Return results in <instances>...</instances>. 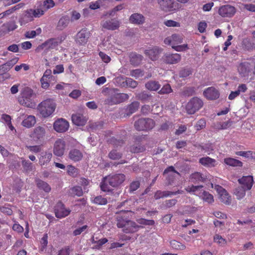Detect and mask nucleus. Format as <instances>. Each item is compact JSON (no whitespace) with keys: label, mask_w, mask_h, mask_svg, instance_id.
<instances>
[{"label":"nucleus","mask_w":255,"mask_h":255,"mask_svg":"<svg viewBox=\"0 0 255 255\" xmlns=\"http://www.w3.org/2000/svg\"><path fill=\"white\" fill-rule=\"evenodd\" d=\"M126 179L125 174L122 173L109 175L102 179L100 184L101 189L106 192H112V187H117Z\"/></svg>","instance_id":"nucleus-1"},{"label":"nucleus","mask_w":255,"mask_h":255,"mask_svg":"<svg viewBox=\"0 0 255 255\" xmlns=\"http://www.w3.org/2000/svg\"><path fill=\"white\" fill-rule=\"evenodd\" d=\"M36 94L33 90L29 87H26L21 92L18 98V101L21 105L27 108H34L36 106V103L34 100Z\"/></svg>","instance_id":"nucleus-2"},{"label":"nucleus","mask_w":255,"mask_h":255,"mask_svg":"<svg viewBox=\"0 0 255 255\" xmlns=\"http://www.w3.org/2000/svg\"><path fill=\"white\" fill-rule=\"evenodd\" d=\"M108 90L109 97L105 100V104L114 105L124 102L128 100L129 96L127 94L119 92V90L117 88H112Z\"/></svg>","instance_id":"nucleus-3"},{"label":"nucleus","mask_w":255,"mask_h":255,"mask_svg":"<svg viewBox=\"0 0 255 255\" xmlns=\"http://www.w3.org/2000/svg\"><path fill=\"white\" fill-rule=\"evenodd\" d=\"M117 225L119 228H122V231L126 233H134L137 232L142 226L136 224L135 222L130 220H127L122 218H117Z\"/></svg>","instance_id":"nucleus-4"},{"label":"nucleus","mask_w":255,"mask_h":255,"mask_svg":"<svg viewBox=\"0 0 255 255\" xmlns=\"http://www.w3.org/2000/svg\"><path fill=\"white\" fill-rule=\"evenodd\" d=\"M183 42V37L181 35L173 34L165 38L164 42L166 44L170 45L172 48L176 51H184L188 49V44H184L179 45Z\"/></svg>","instance_id":"nucleus-5"},{"label":"nucleus","mask_w":255,"mask_h":255,"mask_svg":"<svg viewBox=\"0 0 255 255\" xmlns=\"http://www.w3.org/2000/svg\"><path fill=\"white\" fill-rule=\"evenodd\" d=\"M56 104L54 100L47 99L41 102L37 107V110L40 115L44 118H47L55 111Z\"/></svg>","instance_id":"nucleus-6"},{"label":"nucleus","mask_w":255,"mask_h":255,"mask_svg":"<svg viewBox=\"0 0 255 255\" xmlns=\"http://www.w3.org/2000/svg\"><path fill=\"white\" fill-rule=\"evenodd\" d=\"M155 123L150 118H140L134 122V126L138 131H147L152 129Z\"/></svg>","instance_id":"nucleus-7"},{"label":"nucleus","mask_w":255,"mask_h":255,"mask_svg":"<svg viewBox=\"0 0 255 255\" xmlns=\"http://www.w3.org/2000/svg\"><path fill=\"white\" fill-rule=\"evenodd\" d=\"M203 106V102L197 97L192 98L187 103L186 110L188 114L192 115L199 111Z\"/></svg>","instance_id":"nucleus-8"},{"label":"nucleus","mask_w":255,"mask_h":255,"mask_svg":"<svg viewBox=\"0 0 255 255\" xmlns=\"http://www.w3.org/2000/svg\"><path fill=\"white\" fill-rule=\"evenodd\" d=\"M91 33L87 28H83L75 36V43L80 46H84L88 42Z\"/></svg>","instance_id":"nucleus-9"},{"label":"nucleus","mask_w":255,"mask_h":255,"mask_svg":"<svg viewBox=\"0 0 255 255\" xmlns=\"http://www.w3.org/2000/svg\"><path fill=\"white\" fill-rule=\"evenodd\" d=\"M181 60V55L178 53L167 52L161 58L162 62L167 64H176Z\"/></svg>","instance_id":"nucleus-10"},{"label":"nucleus","mask_w":255,"mask_h":255,"mask_svg":"<svg viewBox=\"0 0 255 255\" xmlns=\"http://www.w3.org/2000/svg\"><path fill=\"white\" fill-rule=\"evenodd\" d=\"M236 12V8L228 4L221 6L218 10L219 14L223 17H232Z\"/></svg>","instance_id":"nucleus-11"},{"label":"nucleus","mask_w":255,"mask_h":255,"mask_svg":"<svg viewBox=\"0 0 255 255\" xmlns=\"http://www.w3.org/2000/svg\"><path fill=\"white\" fill-rule=\"evenodd\" d=\"M162 51V49L157 46L148 47L144 50V53L146 56L148 57L152 61L157 60L160 54Z\"/></svg>","instance_id":"nucleus-12"},{"label":"nucleus","mask_w":255,"mask_h":255,"mask_svg":"<svg viewBox=\"0 0 255 255\" xmlns=\"http://www.w3.org/2000/svg\"><path fill=\"white\" fill-rule=\"evenodd\" d=\"M66 142L64 139H57L54 144L53 153L57 156H62L65 152Z\"/></svg>","instance_id":"nucleus-13"},{"label":"nucleus","mask_w":255,"mask_h":255,"mask_svg":"<svg viewBox=\"0 0 255 255\" xmlns=\"http://www.w3.org/2000/svg\"><path fill=\"white\" fill-rule=\"evenodd\" d=\"M62 40L59 38H50L44 43L41 44L38 48L43 49L46 48L47 49H53L56 48L61 43Z\"/></svg>","instance_id":"nucleus-14"},{"label":"nucleus","mask_w":255,"mask_h":255,"mask_svg":"<svg viewBox=\"0 0 255 255\" xmlns=\"http://www.w3.org/2000/svg\"><path fill=\"white\" fill-rule=\"evenodd\" d=\"M219 91L214 87L206 88L203 91L204 96L209 100H215L220 97Z\"/></svg>","instance_id":"nucleus-15"},{"label":"nucleus","mask_w":255,"mask_h":255,"mask_svg":"<svg viewBox=\"0 0 255 255\" xmlns=\"http://www.w3.org/2000/svg\"><path fill=\"white\" fill-rule=\"evenodd\" d=\"M69 127V123L63 119H58L53 125L54 129L58 132H65L68 130Z\"/></svg>","instance_id":"nucleus-16"},{"label":"nucleus","mask_w":255,"mask_h":255,"mask_svg":"<svg viewBox=\"0 0 255 255\" xmlns=\"http://www.w3.org/2000/svg\"><path fill=\"white\" fill-rule=\"evenodd\" d=\"M144 138L143 136H137L134 138L135 143L130 146L129 147V150L132 153H139L144 151L145 149L144 146L142 145L140 142L141 141L142 139Z\"/></svg>","instance_id":"nucleus-17"},{"label":"nucleus","mask_w":255,"mask_h":255,"mask_svg":"<svg viewBox=\"0 0 255 255\" xmlns=\"http://www.w3.org/2000/svg\"><path fill=\"white\" fill-rule=\"evenodd\" d=\"M190 179L191 181L194 183H199L207 181L209 179V176L199 172H195L190 175Z\"/></svg>","instance_id":"nucleus-18"},{"label":"nucleus","mask_w":255,"mask_h":255,"mask_svg":"<svg viewBox=\"0 0 255 255\" xmlns=\"http://www.w3.org/2000/svg\"><path fill=\"white\" fill-rule=\"evenodd\" d=\"M160 8L165 11H171L175 9L174 8V0H157Z\"/></svg>","instance_id":"nucleus-19"},{"label":"nucleus","mask_w":255,"mask_h":255,"mask_svg":"<svg viewBox=\"0 0 255 255\" xmlns=\"http://www.w3.org/2000/svg\"><path fill=\"white\" fill-rule=\"evenodd\" d=\"M103 28L111 30H114L119 28L120 26V22L115 19H111L105 21L102 23Z\"/></svg>","instance_id":"nucleus-20"},{"label":"nucleus","mask_w":255,"mask_h":255,"mask_svg":"<svg viewBox=\"0 0 255 255\" xmlns=\"http://www.w3.org/2000/svg\"><path fill=\"white\" fill-rule=\"evenodd\" d=\"M240 184L243 185L242 187L246 188V190H250L254 183L253 177L252 176H245L238 179Z\"/></svg>","instance_id":"nucleus-21"},{"label":"nucleus","mask_w":255,"mask_h":255,"mask_svg":"<svg viewBox=\"0 0 255 255\" xmlns=\"http://www.w3.org/2000/svg\"><path fill=\"white\" fill-rule=\"evenodd\" d=\"M112 134V132L110 130L105 131V137L107 138V142L113 145L116 147L121 146L124 143V141L123 139H117L114 137H112L108 138V137H111Z\"/></svg>","instance_id":"nucleus-22"},{"label":"nucleus","mask_w":255,"mask_h":255,"mask_svg":"<svg viewBox=\"0 0 255 255\" xmlns=\"http://www.w3.org/2000/svg\"><path fill=\"white\" fill-rule=\"evenodd\" d=\"M45 135V128L39 126L34 128L31 137L35 140H41Z\"/></svg>","instance_id":"nucleus-23"},{"label":"nucleus","mask_w":255,"mask_h":255,"mask_svg":"<svg viewBox=\"0 0 255 255\" xmlns=\"http://www.w3.org/2000/svg\"><path fill=\"white\" fill-rule=\"evenodd\" d=\"M251 70L250 63L248 62L240 63L238 66V71L239 74L243 77L248 75Z\"/></svg>","instance_id":"nucleus-24"},{"label":"nucleus","mask_w":255,"mask_h":255,"mask_svg":"<svg viewBox=\"0 0 255 255\" xmlns=\"http://www.w3.org/2000/svg\"><path fill=\"white\" fill-rule=\"evenodd\" d=\"M71 118L73 123L78 126H84L87 122L86 117L81 114H73Z\"/></svg>","instance_id":"nucleus-25"},{"label":"nucleus","mask_w":255,"mask_h":255,"mask_svg":"<svg viewBox=\"0 0 255 255\" xmlns=\"http://www.w3.org/2000/svg\"><path fill=\"white\" fill-rule=\"evenodd\" d=\"M199 162L201 165L207 167H214L216 165V160L209 156L200 158Z\"/></svg>","instance_id":"nucleus-26"},{"label":"nucleus","mask_w":255,"mask_h":255,"mask_svg":"<svg viewBox=\"0 0 255 255\" xmlns=\"http://www.w3.org/2000/svg\"><path fill=\"white\" fill-rule=\"evenodd\" d=\"M69 158L74 162L81 160L83 158L81 151L77 149H72L69 152Z\"/></svg>","instance_id":"nucleus-27"},{"label":"nucleus","mask_w":255,"mask_h":255,"mask_svg":"<svg viewBox=\"0 0 255 255\" xmlns=\"http://www.w3.org/2000/svg\"><path fill=\"white\" fill-rule=\"evenodd\" d=\"M129 20L132 23L140 25L144 23L145 18L141 14L135 13L130 15Z\"/></svg>","instance_id":"nucleus-28"},{"label":"nucleus","mask_w":255,"mask_h":255,"mask_svg":"<svg viewBox=\"0 0 255 255\" xmlns=\"http://www.w3.org/2000/svg\"><path fill=\"white\" fill-rule=\"evenodd\" d=\"M143 56L135 52H132L129 55V61L131 65L138 66L139 65L143 59Z\"/></svg>","instance_id":"nucleus-29"},{"label":"nucleus","mask_w":255,"mask_h":255,"mask_svg":"<svg viewBox=\"0 0 255 255\" xmlns=\"http://www.w3.org/2000/svg\"><path fill=\"white\" fill-rule=\"evenodd\" d=\"M178 193H179V191L176 192H171L168 191H162L160 190H158L155 193L154 195V198L157 200L160 198L167 197L169 196L175 195Z\"/></svg>","instance_id":"nucleus-30"},{"label":"nucleus","mask_w":255,"mask_h":255,"mask_svg":"<svg viewBox=\"0 0 255 255\" xmlns=\"http://www.w3.org/2000/svg\"><path fill=\"white\" fill-rule=\"evenodd\" d=\"M224 162L227 165L232 167H242L243 165L242 161L232 157L224 158Z\"/></svg>","instance_id":"nucleus-31"},{"label":"nucleus","mask_w":255,"mask_h":255,"mask_svg":"<svg viewBox=\"0 0 255 255\" xmlns=\"http://www.w3.org/2000/svg\"><path fill=\"white\" fill-rule=\"evenodd\" d=\"M36 184L38 189L44 191L46 193L50 192L51 190L50 186L47 182L41 179H36Z\"/></svg>","instance_id":"nucleus-32"},{"label":"nucleus","mask_w":255,"mask_h":255,"mask_svg":"<svg viewBox=\"0 0 255 255\" xmlns=\"http://www.w3.org/2000/svg\"><path fill=\"white\" fill-rule=\"evenodd\" d=\"M35 123V117L34 116L29 115L24 119L22 122V125L23 127L29 128L33 127Z\"/></svg>","instance_id":"nucleus-33"},{"label":"nucleus","mask_w":255,"mask_h":255,"mask_svg":"<svg viewBox=\"0 0 255 255\" xmlns=\"http://www.w3.org/2000/svg\"><path fill=\"white\" fill-rule=\"evenodd\" d=\"M45 10L41 6V8H38L35 9H30L26 11V15H31L35 17H39L41 15H43Z\"/></svg>","instance_id":"nucleus-34"},{"label":"nucleus","mask_w":255,"mask_h":255,"mask_svg":"<svg viewBox=\"0 0 255 255\" xmlns=\"http://www.w3.org/2000/svg\"><path fill=\"white\" fill-rule=\"evenodd\" d=\"M139 106V103L138 102L134 101L132 102L126 108L127 115L129 116L135 113L138 110Z\"/></svg>","instance_id":"nucleus-35"},{"label":"nucleus","mask_w":255,"mask_h":255,"mask_svg":"<svg viewBox=\"0 0 255 255\" xmlns=\"http://www.w3.org/2000/svg\"><path fill=\"white\" fill-rule=\"evenodd\" d=\"M70 212V210L66 208H55L54 210L55 216L58 218H62L68 216Z\"/></svg>","instance_id":"nucleus-36"},{"label":"nucleus","mask_w":255,"mask_h":255,"mask_svg":"<svg viewBox=\"0 0 255 255\" xmlns=\"http://www.w3.org/2000/svg\"><path fill=\"white\" fill-rule=\"evenodd\" d=\"M145 87L147 89L150 91H156L160 88V85L158 82L149 81L145 84Z\"/></svg>","instance_id":"nucleus-37"},{"label":"nucleus","mask_w":255,"mask_h":255,"mask_svg":"<svg viewBox=\"0 0 255 255\" xmlns=\"http://www.w3.org/2000/svg\"><path fill=\"white\" fill-rule=\"evenodd\" d=\"M52 155L50 152H45L43 155H42L39 158V164L42 166L47 164L50 162L52 158Z\"/></svg>","instance_id":"nucleus-38"},{"label":"nucleus","mask_w":255,"mask_h":255,"mask_svg":"<svg viewBox=\"0 0 255 255\" xmlns=\"http://www.w3.org/2000/svg\"><path fill=\"white\" fill-rule=\"evenodd\" d=\"M200 196L204 201L209 204H212L214 202L213 195L207 191H203Z\"/></svg>","instance_id":"nucleus-39"},{"label":"nucleus","mask_w":255,"mask_h":255,"mask_svg":"<svg viewBox=\"0 0 255 255\" xmlns=\"http://www.w3.org/2000/svg\"><path fill=\"white\" fill-rule=\"evenodd\" d=\"M246 189L244 187H238L235 189L234 194L238 199H241L245 196Z\"/></svg>","instance_id":"nucleus-40"},{"label":"nucleus","mask_w":255,"mask_h":255,"mask_svg":"<svg viewBox=\"0 0 255 255\" xmlns=\"http://www.w3.org/2000/svg\"><path fill=\"white\" fill-rule=\"evenodd\" d=\"M69 193L72 196H81L83 192L82 187L79 186H75L70 189Z\"/></svg>","instance_id":"nucleus-41"},{"label":"nucleus","mask_w":255,"mask_h":255,"mask_svg":"<svg viewBox=\"0 0 255 255\" xmlns=\"http://www.w3.org/2000/svg\"><path fill=\"white\" fill-rule=\"evenodd\" d=\"M219 198L220 201L226 205H230L231 204V196L229 195L227 191H226V193H224V194H221L219 196Z\"/></svg>","instance_id":"nucleus-42"},{"label":"nucleus","mask_w":255,"mask_h":255,"mask_svg":"<svg viewBox=\"0 0 255 255\" xmlns=\"http://www.w3.org/2000/svg\"><path fill=\"white\" fill-rule=\"evenodd\" d=\"M41 32V28L39 27L37 28L35 30L26 31L24 34V36L27 38H33L35 37H36V35H40Z\"/></svg>","instance_id":"nucleus-43"},{"label":"nucleus","mask_w":255,"mask_h":255,"mask_svg":"<svg viewBox=\"0 0 255 255\" xmlns=\"http://www.w3.org/2000/svg\"><path fill=\"white\" fill-rule=\"evenodd\" d=\"M122 153L118 152L116 149L112 150L108 154V157L112 160H119L122 158Z\"/></svg>","instance_id":"nucleus-44"},{"label":"nucleus","mask_w":255,"mask_h":255,"mask_svg":"<svg viewBox=\"0 0 255 255\" xmlns=\"http://www.w3.org/2000/svg\"><path fill=\"white\" fill-rule=\"evenodd\" d=\"M170 245L171 247L175 250H183L186 248L184 245L176 240H172L170 241Z\"/></svg>","instance_id":"nucleus-45"},{"label":"nucleus","mask_w":255,"mask_h":255,"mask_svg":"<svg viewBox=\"0 0 255 255\" xmlns=\"http://www.w3.org/2000/svg\"><path fill=\"white\" fill-rule=\"evenodd\" d=\"M133 214V212L130 210H122L119 212L120 215L117 218H122L129 220L128 218L131 217Z\"/></svg>","instance_id":"nucleus-46"},{"label":"nucleus","mask_w":255,"mask_h":255,"mask_svg":"<svg viewBox=\"0 0 255 255\" xmlns=\"http://www.w3.org/2000/svg\"><path fill=\"white\" fill-rule=\"evenodd\" d=\"M137 98L142 102H148L151 100V96L145 92H142L138 94Z\"/></svg>","instance_id":"nucleus-47"},{"label":"nucleus","mask_w":255,"mask_h":255,"mask_svg":"<svg viewBox=\"0 0 255 255\" xmlns=\"http://www.w3.org/2000/svg\"><path fill=\"white\" fill-rule=\"evenodd\" d=\"M172 89L169 84H166L162 87L158 93L159 94H168L172 92Z\"/></svg>","instance_id":"nucleus-48"},{"label":"nucleus","mask_w":255,"mask_h":255,"mask_svg":"<svg viewBox=\"0 0 255 255\" xmlns=\"http://www.w3.org/2000/svg\"><path fill=\"white\" fill-rule=\"evenodd\" d=\"M93 202L97 205H104L107 203V200L101 196H98L94 199Z\"/></svg>","instance_id":"nucleus-49"},{"label":"nucleus","mask_w":255,"mask_h":255,"mask_svg":"<svg viewBox=\"0 0 255 255\" xmlns=\"http://www.w3.org/2000/svg\"><path fill=\"white\" fill-rule=\"evenodd\" d=\"M67 173L70 176L75 177L78 174V169L71 165L67 166Z\"/></svg>","instance_id":"nucleus-50"},{"label":"nucleus","mask_w":255,"mask_h":255,"mask_svg":"<svg viewBox=\"0 0 255 255\" xmlns=\"http://www.w3.org/2000/svg\"><path fill=\"white\" fill-rule=\"evenodd\" d=\"M3 26L6 27L8 32L13 31L18 27L15 22L14 21H10L5 23L3 25Z\"/></svg>","instance_id":"nucleus-51"},{"label":"nucleus","mask_w":255,"mask_h":255,"mask_svg":"<svg viewBox=\"0 0 255 255\" xmlns=\"http://www.w3.org/2000/svg\"><path fill=\"white\" fill-rule=\"evenodd\" d=\"M140 182L139 181H133L129 185V192L130 193L133 192L140 187Z\"/></svg>","instance_id":"nucleus-52"},{"label":"nucleus","mask_w":255,"mask_h":255,"mask_svg":"<svg viewBox=\"0 0 255 255\" xmlns=\"http://www.w3.org/2000/svg\"><path fill=\"white\" fill-rule=\"evenodd\" d=\"M55 3L53 0H46L43 2L42 6L46 11L48 9L53 7Z\"/></svg>","instance_id":"nucleus-53"},{"label":"nucleus","mask_w":255,"mask_h":255,"mask_svg":"<svg viewBox=\"0 0 255 255\" xmlns=\"http://www.w3.org/2000/svg\"><path fill=\"white\" fill-rule=\"evenodd\" d=\"M108 241V240L107 238H103L98 241H95L94 239L93 238L92 243L97 244L95 246V249H99L102 245L107 243Z\"/></svg>","instance_id":"nucleus-54"},{"label":"nucleus","mask_w":255,"mask_h":255,"mask_svg":"<svg viewBox=\"0 0 255 255\" xmlns=\"http://www.w3.org/2000/svg\"><path fill=\"white\" fill-rule=\"evenodd\" d=\"M201 149L208 154H210L211 152L214 150V146L212 143L208 142L202 146Z\"/></svg>","instance_id":"nucleus-55"},{"label":"nucleus","mask_w":255,"mask_h":255,"mask_svg":"<svg viewBox=\"0 0 255 255\" xmlns=\"http://www.w3.org/2000/svg\"><path fill=\"white\" fill-rule=\"evenodd\" d=\"M136 222L140 225H153L154 221L152 220H146L143 218H140L136 220Z\"/></svg>","instance_id":"nucleus-56"},{"label":"nucleus","mask_w":255,"mask_h":255,"mask_svg":"<svg viewBox=\"0 0 255 255\" xmlns=\"http://www.w3.org/2000/svg\"><path fill=\"white\" fill-rule=\"evenodd\" d=\"M69 19L67 17H62L58 21V26L61 28H64L68 24Z\"/></svg>","instance_id":"nucleus-57"},{"label":"nucleus","mask_w":255,"mask_h":255,"mask_svg":"<svg viewBox=\"0 0 255 255\" xmlns=\"http://www.w3.org/2000/svg\"><path fill=\"white\" fill-rule=\"evenodd\" d=\"M215 242L220 244L221 245H225L227 243V241L222 238V237L218 234L215 235L214 237Z\"/></svg>","instance_id":"nucleus-58"},{"label":"nucleus","mask_w":255,"mask_h":255,"mask_svg":"<svg viewBox=\"0 0 255 255\" xmlns=\"http://www.w3.org/2000/svg\"><path fill=\"white\" fill-rule=\"evenodd\" d=\"M243 44L248 50L253 49L255 47L254 43L250 39L248 38L243 40Z\"/></svg>","instance_id":"nucleus-59"},{"label":"nucleus","mask_w":255,"mask_h":255,"mask_svg":"<svg viewBox=\"0 0 255 255\" xmlns=\"http://www.w3.org/2000/svg\"><path fill=\"white\" fill-rule=\"evenodd\" d=\"M203 187V185H198V186H194L192 185L191 186H189L185 188L186 191L189 193H195L196 191H198L199 189L202 188Z\"/></svg>","instance_id":"nucleus-60"},{"label":"nucleus","mask_w":255,"mask_h":255,"mask_svg":"<svg viewBox=\"0 0 255 255\" xmlns=\"http://www.w3.org/2000/svg\"><path fill=\"white\" fill-rule=\"evenodd\" d=\"M206 122L205 120L204 119H201L197 122L196 125H195V128L197 130H199L204 128L206 126Z\"/></svg>","instance_id":"nucleus-61"},{"label":"nucleus","mask_w":255,"mask_h":255,"mask_svg":"<svg viewBox=\"0 0 255 255\" xmlns=\"http://www.w3.org/2000/svg\"><path fill=\"white\" fill-rule=\"evenodd\" d=\"M195 93V88L194 87L186 88L183 92V94L185 96H190L194 95Z\"/></svg>","instance_id":"nucleus-62"},{"label":"nucleus","mask_w":255,"mask_h":255,"mask_svg":"<svg viewBox=\"0 0 255 255\" xmlns=\"http://www.w3.org/2000/svg\"><path fill=\"white\" fill-rule=\"evenodd\" d=\"M102 0H98L95 2H91L89 5V8L93 10L98 9L100 7V5Z\"/></svg>","instance_id":"nucleus-63"},{"label":"nucleus","mask_w":255,"mask_h":255,"mask_svg":"<svg viewBox=\"0 0 255 255\" xmlns=\"http://www.w3.org/2000/svg\"><path fill=\"white\" fill-rule=\"evenodd\" d=\"M99 55L102 61L105 63H108L111 61V59L110 57L104 52L100 51L99 53Z\"/></svg>","instance_id":"nucleus-64"}]
</instances>
